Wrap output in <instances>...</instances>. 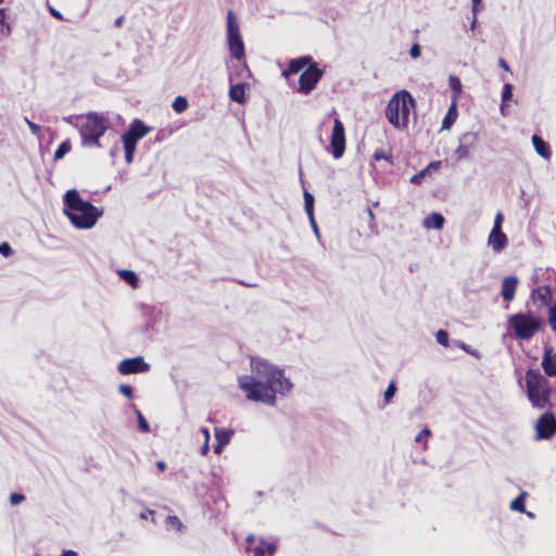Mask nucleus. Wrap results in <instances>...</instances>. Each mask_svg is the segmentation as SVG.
<instances>
[{
	"mask_svg": "<svg viewBox=\"0 0 556 556\" xmlns=\"http://www.w3.org/2000/svg\"><path fill=\"white\" fill-rule=\"evenodd\" d=\"M238 386L248 400L273 406L276 395L285 394L292 384L281 369L262 358L252 357L251 375L239 376Z\"/></svg>",
	"mask_w": 556,
	"mask_h": 556,
	"instance_id": "nucleus-1",
	"label": "nucleus"
},
{
	"mask_svg": "<svg viewBox=\"0 0 556 556\" xmlns=\"http://www.w3.org/2000/svg\"><path fill=\"white\" fill-rule=\"evenodd\" d=\"M63 202V212L75 228L90 229L102 215V211H99L89 201L81 199L76 189L67 190Z\"/></svg>",
	"mask_w": 556,
	"mask_h": 556,
	"instance_id": "nucleus-2",
	"label": "nucleus"
},
{
	"mask_svg": "<svg viewBox=\"0 0 556 556\" xmlns=\"http://www.w3.org/2000/svg\"><path fill=\"white\" fill-rule=\"evenodd\" d=\"M281 74L288 85L298 92L308 94L313 90V58L311 55L291 59L288 67L282 70Z\"/></svg>",
	"mask_w": 556,
	"mask_h": 556,
	"instance_id": "nucleus-3",
	"label": "nucleus"
},
{
	"mask_svg": "<svg viewBox=\"0 0 556 556\" xmlns=\"http://www.w3.org/2000/svg\"><path fill=\"white\" fill-rule=\"evenodd\" d=\"M77 118L81 121L75 125L80 135L81 146L85 148H101L100 139L111 127L109 118L97 112L78 115Z\"/></svg>",
	"mask_w": 556,
	"mask_h": 556,
	"instance_id": "nucleus-4",
	"label": "nucleus"
},
{
	"mask_svg": "<svg viewBox=\"0 0 556 556\" xmlns=\"http://www.w3.org/2000/svg\"><path fill=\"white\" fill-rule=\"evenodd\" d=\"M527 396L533 407L543 409L551 404V388L547 379L539 369L529 368L526 371Z\"/></svg>",
	"mask_w": 556,
	"mask_h": 556,
	"instance_id": "nucleus-5",
	"label": "nucleus"
},
{
	"mask_svg": "<svg viewBox=\"0 0 556 556\" xmlns=\"http://www.w3.org/2000/svg\"><path fill=\"white\" fill-rule=\"evenodd\" d=\"M507 324L515 338L529 341L544 327L545 320L532 312H519L510 315Z\"/></svg>",
	"mask_w": 556,
	"mask_h": 556,
	"instance_id": "nucleus-6",
	"label": "nucleus"
},
{
	"mask_svg": "<svg viewBox=\"0 0 556 556\" xmlns=\"http://www.w3.org/2000/svg\"><path fill=\"white\" fill-rule=\"evenodd\" d=\"M227 45L231 56L238 61L244 59V43L239 23L231 10L227 13Z\"/></svg>",
	"mask_w": 556,
	"mask_h": 556,
	"instance_id": "nucleus-7",
	"label": "nucleus"
},
{
	"mask_svg": "<svg viewBox=\"0 0 556 556\" xmlns=\"http://www.w3.org/2000/svg\"><path fill=\"white\" fill-rule=\"evenodd\" d=\"M346 140H345V128L343 123L336 118L330 136L328 152L331 153L333 159L338 160L343 156L345 152Z\"/></svg>",
	"mask_w": 556,
	"mask_h": 556,
	"instance_id": "nucleus-8",
	"label": "nucleus"
},
{
	"mask_svg": "<svg viewBox=\"0 0 556 556\" xmlns=\"http://www.w3.org/2000/svg\"><path fill=\"white\" fill-rule=\"evenodd\" d=\"M535 439L549 440L556 434V416L554 413L544 412L535 422Z\"/></svg>",
	"mask_w": 556,
	"mask_h": 556,
	"instance_id": "nucleus-9",
	"label": "nucleus"
},
{
	"mask_svg": "<svg viewBox=\"0 0 556 556\" xmlns=\"http://www.w3.org/2000/svg\"><path fill=\"white\" fill-rule=\"evenodd\" d=\"M403 97H406V93H403V90L396 91L391 99L389 100L384 115L388 122L396 129L401 128V100Z\"/></svg>",
	"mask_w": 556,
	"mask_h": 556,
	"instance_id": "nucleus-10",
	"label": "nucleus"
},
{
	"mask_svg": "<svg viewBox=\"0 0 556 556\" xmlns=\"http://www.w3.org/2000/svg\"><path fill=\"white\" fill-rule=\"evenodd\" d=\"M455 155L457 161L467 160L470 157V153L478 144L479 135L475 131H467L463 134L459 139Z\"/></svg>",
	"mask_w": 556,
	"mask_h": 556,
	"instance_id": "nucleus-11",
	"label": "nucleus"
},
{
	"mask_svg": "<svg viewBox=\"0 0 556 556\" xmlns=\"http://www.w3.org/2000/svg\"><path fill=\"white\" fill-rule=\"evenodd\" d=\"M117 369L122 375L141 374L147 372L150 369V365L142 356H136L123 359L118 364Z\"/></svg>",
	"mask_w": 556,
	"mask_h": 556,
	"instance_id": "nucleus-12",
	"label": "nucleus"
},
{
	"mask_svg": "<svg viewBox=\"0 0 556 556\" xmlns=\"http://www.w3.org/2000/svg\"><path fill=\"white\" fill-rule=\"evenodd\" d=\"M403 93H406V97H403L401 100V130H404L408 127L410 111L415 110L417 105L416 100L408 90L403 89Z\"/></svg>",
	"mask_w": 556,
	"mask_h": 556,
	"instance_id": "nucleus-13",
	"label": "nucleus"
},
{
	"mask_svg": "<svg viewBox=\"0 0 556 556\" xmlns=\"http://www.w3.org/2000/svg\"><path fill=\"white\" fill-rule=\"evenodd\" d=\"M151 131V127L147 126L141 119L135 118L130 124L128 129L122 135L125 138L132 139V141L138 142V140L142 139Z\"/></svg>",
	"mask_w": 556,
	"mask_h": 556,
	"instance_id": "nucleus-14",
	"label": "nucleus"
},
{
	"mask_svg": "<svg viewBox=\"0 0 556 556\" xmlns=\"http://www.w3.org/2000/svg\"><path fill=\"white\" fill-rule=\"evenodd\" d=\"M541 365L546 376L556 377V353L552 346L544 349Z\"/></svg>",
	"mask_w": 556,
	"mask_h": 556,
	"instance_id": "nucleus-15",
	"label": "nucleus"
},
{
	"mask_svg": "<svg viewBox=\"0 0 556 556\" xmlns=\"http://www.w3.org/2000/svg\"><path fill=\"white\" fill-rule=\"evenodd\" d=\"M518 281V277L516 276H507L503 279L501 295L504 301L510 302L514 300Z\"/></svg>",
	"mask_w": 556,
	"mask_h": 556,
	"instance_id": "nucleus-16",
	"label": "nucleus"
},
{
	"mask_svg": "<svg viewBox=\"0 0 556 556\" xmlns=\"http://www.w3.org/2000/svg\"><path fill=\"white\" fill-rule=\"evenodd\" d=\"M508 239L503 230H491L488 237V243L492 247L493 251L498 253L507 245Z\"/></svg>",
	"mask_w": 556,
	"mask_h": 556,
	"instance_id": "nucleus-17",
	"label": "nucleus"
},
{
	"mask_svg": "<svg viewBox=\"0 0 556 556\" xmlns=\"http://www.w3.org/2000/svg\"><path fill=\"white\" fill-rule=\"evenodd\" d=\"M441 161H432L430 162L424 169L418 172L417 174L413 175L409 179L410 184L413 185H420L424 180V178L427 175H430L432 172H437L441 167Z\"/></svg>",
	"mask_w": 556,
	"mask_h": 556,
	"instance_id": "nucleus-18",
	"label": "nucleus"
},
{
	"mask_svg": "<svg viewBox=\"0 0 556 556\" xmlns=\"http://www.w3.org/2000/svg\"><path fill=\"white\" fill-rule=\"evenodd\" d=\"M535 152L545 160L552 155L551 147L541 136L533 135L531 138Z\"/></svg>",
	"mask_w": 556,
	"mask_h": 556,
	"instance_id": "nucleus-19",
	"label": "nucleus"
},
{
	"mask_svg": "<svg viewBox=\"0 0 556 556\" xmlns=\"http://www.w3.org/2000/svg\"><path fill=\"white\" fill-rule=\"evenodd\" d=\"M531 298L533 301H541L542 305H548L552 301V289L549 286H540L538 288L532 289Z\"/></svg>",
	"mask_w": 556,
	"mask_h": 556,
	"instance_id": "nucleus-20",
	"label": "nucleus"
},
{
	"mask_svg": "<svg viewBox=\"0 0 556 556\" xmlns=\"http://www.w3.org/2000/svg\"><path fill=\"white\" fill-rule=\"evenodd\" d=\"M445 218L441 213L432 212L424 218L422 225L427 229L440 230L443 228Z\"/></svg>",
	"mask_w": 556,
	"mask_h": 556,
	"instance_id": "nucleus-21",
	"label": "nucleus"
},
{
	"mask_svg": "<svg viewBox=\"0 0 556 556\" xmlns=\"http://www.w3.org/2000/svg\"><path fill=\"white\" fill-rule=\"evenodd\" d=\"M457 116H458L457 104H456V100L453 99L445 116L443 117L441 129L442 130L450 129L453 126V124L456 122Z\"/></svg>",
	"mask_w": 556,
	"mask_h": 556,
	"instance_id": "nucleus-22",
	"label": "nucleus"
},
{
	"mask_svg": "<svg viewBox=\"0 0 556 556\" xmlns=\"http://www.w3.org/2000/svg\"><path fill=\"white\" fill-rule=\"evenodd\" d=\"M245 87L247 84L239 83L231 85L229 89V98L237 103H243L245 101Z\"/></svg>",
	"mask_w": 556,
	"mask_h": 556,
	"instance_id": "nucleus-23",
	"label": "nucleus"
},
{
	"mask_svg": "<svg viewBox=\"0 0 556 556\" xmlns=\"http://www.w3.org/2000/svg\"><path fill=\"white\" fill-rule=\"evenodd\" d=\"M122 142L125 151V161L130 164L134 161V155L136 152L137 142L132 141V139H128L122 136Z\"/></svg>",
	"mask_w": 556,
	"mask_h": 556,
	"instance_id": "nucleus-24",
	"label": "nucleus"
},
{
	"mask_svg": "<svg viewBox=\"0 0 556 556\" xmlns=\"http://www.w3.org/2000/svg\"><path fill=\"white\" fill-rule=\"evenodd\" d=\"M304 189V207L311 226L313 227V194L303 186Z\"/></svg>",
	"mask_w": 556,
	"mask_h": 556,
	"instance_id": "nucleus-25",
	"label": "nucleus"
},
{
	"mask_svg": "<svg viewBox=\"0 0 556 556\" xmlns=\"http://www.w3.org/2000/svg\"><path fill=\"white\" fill-rule=\"evenodd\" d=\"M526 497L527 492H521L517 497L510 502V509L519 513H526Z\"/></svg>",
	"mask_w": 556,
	"mask_h": 556,
	"instance_id": "nucleus-26",
	"label": "nucleus"
},
{
	"mask_svg": "<svg viewBox=\"0 0 556 556\" xmlns=\"http://www.w3.org/2000/svg\"><path fill=\"white\" fill-rule=\"evenodd\" d=\"M118 274L119 277L130 287L136 288L138 286L139 279L134 270L123 269Z\"/></svg>",
	"mask_w": 556,
	"mask_h": 556,
	"instance_id": "nucleus-27",
	"label": "nucleus"
},
{
	"mask_svg": "<svg viewBox=\"0 0 556 556\" xmlns=\"http://www.w3.org/2000/svg\"><path fill=\"white\" fill-rule=\"evenodd\" d=\"M513 90H514V86L510 83L504 84L503 89H502V104H501L502 114H505L504 108H505L506 103H508L513 99Z\"/></svg>",
	"mask_w": 556,
	"mask_h": 556,
	"instance_id": "nucleus-28",
	"label": "nucleus"
},
{
	"mask_svg": "<svg viewBox=\"0 0 556 556\" xmlns=\"http://www.w3.org/2000/svg\"><path fill=\"white\" fill-rule=\"evenodd\" d=\"M233 434L232 430L225 429V428H216L215 429V439L217 442L222 444H228L230 442V439Z\"/></svg>",
	"mask_w": 556,
	"mask_h": 556,
	"instance_id": "nucleus-29",
	"label": "nucleus"
},
{
	"mask_svg": "<svg viewBox=\"0 0 556 556\" xmlns=\"http://www.w3.org/2000/svg\"><path fill=\"white\" fill-rule=\"evenodd\" d=\"M72 149V143L70 139L64 140L61 142V144L58 147V149L54 152L53 160L59 161L63 159Z\"/></svg>",
	"mask_w": 556,
	"mask_h": 556,
	"instance_id": "nucleus-30",
	"label": "nucleus"
},
{
	"mask_svg": "<svg viewBox=\"0 0 556 556\" xmlns=\"http://www.w3.org/2000/svg\"><path fill=\"white\" fill-rule=\"evenodd\" d=\"M448 87L454 93V99L456 100V98L460 94L463 88L459 77L451 75L448 77Z\"/></svg>",
	"mask_w": 556,
	"mask_h": 556,
	"instance_id": "nucleus-31",
	"label": "nucleus"
},
{
	"mask_svg": "<svg viewBox=\"0 0 556 556\" xmlns=\"http://www.w3.org/2000/svg\"><path fill=\"white\" fill-rule=\"evenodd\" d=\"M396 391H397L396 382L394 380H391L383 393L384 405H388L389 403H391Z\"/></svg>",
	"mask_w": 556,
	"mask_h": 556,
	"instance_id": "nucleus-32",
	"label": "nucleus"
},
{
	"mask_svg": "<svg viewBox=\"0 0 556 556\" xmlns=\"http://www.w3.org/2000/svg\"><path fill=\"white\" fill-rule=\"evenodd\" d=\"M188 100L187 98L182 97V96H178L174 101H173V104H172V108L173 110L180 114V113H184L187 109H188Z\"/></svg>",
	"mask_w": 556,
	"mask_h": 556,
	"instance_id": "nucleus-33",
	"label": "nucleus"
},
{
	"mask_svg": "<svg viewBox=\"0 0 556 556\" xmlns=\"http://www.w3.org/2000/svg\"><path fill=\"white\" fill-rule=\"evenodd\" d=\"M135 414L138 420V428L141 432L147 433L150 431V426L143 414L139 409H135Z\"/></svg>",
	"mask_w": 556,
	"mask_h": 556,
	"instance_id": "nucleus-34",
	"label": "nucleus"
},
{
	"mask_svg": "<svg viewBox=\"0 0 556 556\" xmlns=\"http://www.w3.org/2000/svg\"><path fill=\"white\" fill-rule=\"evenodd\" d=\"M547 323L551 329L556 332V301L553 302L548 307Z\"/></svg>",
	"mask_w": 556,
	"mask_h": 556,
	"instance_id": "nucleus-35",
	"label": "nucleus"
},
{
	"mask_svg": "<svg viewBox=\"0 0 556 556\" xmlns=\"http://www.w3.org/2000/svg\"><path fill=\"white\" fill-rule=\"evenodd\" d=\"M435 339H437V342L442 345V346H445L447 348L448 344H450V334L446 330L444 329H440L435 332Z\"/></svg>",
	"mask_w": 556,
	"mask_h": 556,
	"instance_id": "nucleus-36",
	"label": "nucleus"
},
{
	"mask_svg": "<svg viewBox=\"0 0 556 556\" xmlns=\"http://www.w3.org/2000/svg\"><path fill=\"white\" fill-rule=\"evenodd\" d=\"M166 526L168 528H175L177 531H181L185 526L177 516H168L166 518Z\"/></svg>",
	"mask_w": 556,
	"mask_h": 556,
	"instance_id": "nucleus-37",
	"label": "nucleus"
},
{
	"mask_svg": "<svg viewBox=\"0 0 556 556\" xmlns=\"http://www.w3.org/2000/svg\"><path fill=\"white\" fill-rule=\"evenodd\" d=\"M455 345H457L458 348H460L463 351H465L466 353L477 357V358H480L481 357V354L478 350H475L472 349L470 345L462 342V341H455Z\"/></svg>",
	"mask_w": 556,
	"mask_h": 556,
	"instance_id": "nucleus-38",
	"label": "nucleus"
},
{
	"mask_svg": "<svg viewBox=\"0 0 556 556\" xmlns=\"http://www.w3.org/2000/svg\"><path fill=\"white\" fill-rule=\"evenodd\" d=\"M265 545L266 541L260 540V542L251 549V552H253V556H265Z\"/></svg>",
	"mask_w": 556,
	"mask_h": 556,
	"instance_id": "nucleus-39",
	"label": "nucleus"
},
{
	"mask_svg": "<svg viewBox=\"0 0 556 556\" xmlns=\"http://www.w3.org/2000/svg\"><path fill=\"white\" fill-rule=\"evenodd\" d=\"M24 121L28 125L30 132L34 136H36L37 138H40L41 127L39 125L35 124L34 122H31L30 119H28L27 117H24Z\"/></svg>",
	"mask_w": 556,
	"mask_h": 556,
	"instance_id": "nucleus-40",
	"label": "nucleus"
},
{
	"mask_svg": "<svg viewBox=\"0 0 556 556\" xmlns=\"http://www.w3.org/2000/svg\"><path fill=\"white\" fill-rule=\"evenodd\" d=\"M118 391L129 400L134 396L132 388L128 384H119Z\"/></svg>",
	"mask_w": 556,
	"mask_h": 556,
	"instance_id": "nucleus-41",
	"label": "nucleus"
},
{
	"mask_svg": "<svg viewBox=\"0 0 556 556\" xmlns=\"http://www.w3.org/2000/svg\"><path fill=\"white\" fill-rule=\"evenodd\" d=\"M421 54V47L419 46V43L415 42L412 45L410 49H409V55L412 59H417L419 58Z\"/></svg>",
	"mask_w": 556,
	"mask_h": 556,
	"instance_id": "nucleus-42",
	"label": "nucleus"
},
{
	"mask_svg": "<svg viewBox=\"0 0 556 556\" xmlns=\"http://www.w3.org/2000/svg\"><path fill=\"white\" fill-rule=\"evenodd\" d=\"M24 501H25V495H23L22 493H12L10 495V503L12 505H18Z\"/></svg>",
	"mask_w": 556,
	"mask_h": 556,
	"instance_id": "nucleus-43",
	"label": "nucleus"
},
{
	"mask_svg": "<svg viewBox=\"0 0 556 556\" xmlns=\"http://www.w3.org/2000/svg\"><path fill=\"white\" fill-rule=\"evenodd\" d=\"M12 253H13V250L8 242L0 243V254L8 257V256L12 255Z\"/></svg>",
	"mask_w": 556,
	"mask_h": 556,
	"instance_id": "nucleus-44",
	"label": "nucleus"
},
{
	"mask_svg": "<svg viewBox=\"0 0 556 556\" xmlns=\"http://www.w3.org/2000/svg\"><path fill=\"white\" fill-rule=\"evenodd\" d=\"M503 220H504V216H503V214L501 212H498L495 215L494 225H493V228L491 230H502Z\"/></svg>",
	"mask_w": 556,
	"mask_h": 556,
	"instance_id": "nucleus-45",
	"label": "nucleus"
},
{
	"mask_svg": "<svg viewBox=\"0 0 556 556\" xmlns=\"http://www.w3.org/2000/svg\"><path fill=\"white\" fill-rule=\"evenodd\" d=\"M374 159L376 161H379V160H387L391 163V161L389 160V156L384 153V151L382 150H377L375 153H374Z\"/></svg>",
	"mask_w": 556,
	"mask_h": 556,
	"instance_id": "nucleus-46",
	"label": "nucleus"
},
{
	"mask_svg": "<svg viewBox=\"0 0 556 556\" xmlns=\"http://www.w3.org/2000/svg\"><path fill=\"white\" fill-rule=\"evenodd\" d=\"M323 75L324 71L320 67H318L317 63L315 62V86L323 78Z\"/></svg>",
	"mask_w": 556,
	"mask_h": 556,
	"instance_id": "nucleus-47",
	"label": "nucleus"
},
{
	"mask_svg": "<svg viewBox=\"0 0 556 556\" xmlns=\"http://www.w3.org/2000/svg\"><path fill=\"white\" fill-rule=\"evenodd\" d=\"M265 554L267 553L269 556L274 555V553L276 552L277 549V546L275 543H268L266 542V545H265Z\"/></svg>",
	"mask_w": 556,
	"mask_h": 556,
	"instance_id": "nucleus-48",
	"label": "nucleus"
},
{
	"mask_svg": "<svg viewBox=\"0 0 556 556\" xmlns=\"http://www.w3.org/2000/svg\"><path fill=\"white\" fill-rule=\"evenodd\" d=\"M430 435V430L425 427L418 434L417 437L415 438V441L416 442H419L424 437H429Z\"/></svg>",
	"mask_w": 556,
	"mask_h": 556,
	"instance_id": "nucleus-49",
	"label": "nucleus"
},
{
	"mask_svg": "<svg viewBox=\"0 0 556 556\" xmlns=\"http://www.w3.org/2000/svg\"><path fill=\"white\" fill-rule=\"evenodd\" d=\"M49 12L53 17H55L58 20H63L62 13L60 11H58L56 9H54L53 7H49Z\"/></svg>",
	"mask_w": 556,
	"mask_h": 556,
	"instance_id": "nucleus-50",
	"label": "nucleus"
},
{
	"mask_svg": "<svg viewBox=\"0 0 556 556\" xmlns=\"http://www.w3.org/2000/svg\"><path fill=\"white\" fill-rule=\"evenodd\" d=\"M471 2H472V13L477 14L478 11L480 10L482 0H471Z\"/></svg>",
	"mask_w": 556,
	"mask_h": 556,
	"instance_id": "nucleus-51",
	"label": "nucleus"
},
{
	"mask_svg": "<svg viewBox=\"0 0 556 556\" xmlns=\"http://www.w3.org/2000/svg\"><path fill=\"white\" fill-rule=\"evenodd\" d=\"M498 65L506 72L510 71L508 63L503 58L498 59Z\"/></svg>",
	"mask_w": 556,
	"mask_h": 556,
	"instance_id": "nucleus-52",
	"label": "nucleus"
},
{
	"mask_svg": "<svg viewBox=\"0 0 556 556\" xmlns=\"http://www.w3.org/2000/svg\"><path fill=\"white\" fill-rule=\"evenodd\" d=\"M247 543H248V549L251 551L253 548V546H254V543H255L254 535H252V534L248 535Z\"/></svg>",
	"mask_w": 556,
	"mask_h": 556,
	"instance_id": "nucleus-53",
	"label": "nucleus"
},
{
	"mask_svg": "<svg viewBox=\"0 0 556 556\" xmlns=\"http://www.w3.org/2000/svg\"><path fill=\"white\" fill-rule=\"evenodd\" d=\"M1 33L5 35L11 33V27L8 23L4 22V25H1Z\"/></svg>",
	"mask_w": 556,
	"mask_h": 556,
	"instance_id": "nucleus-54",
	"label": "nucleus"
},
{
	"mask_svg": "<svg viewBox=\"0 0 556 556\" xmlns=\"http://www.w3.org/2000/svg\"><path fill=\"white\" fill-rule=\"evenodd\" d=\"M225 445L226 444H222V443L217 442L214 445V453L219 454L223 451V448L225 447Z\"/></svg>",
	"mask_w": 556,
	"mask_h": 556,
	"instance_id": "nucleus-55",
	"label": "nucleus"
},
{
	"mask_svg": "<svg viewBox=\"0 0 556 556\" xmlns=\"http://www.w3.org/2000/svg\"><path fill=\"white\" fill-rule=\"evenodd\" d=\"M156 468L160 471H164L166 469V463L164 460H157L156 462Z\"/></svg>",
	"mask_w": 556,
	"mask_h": 556,
	"instance_id": "nucleus-56",
	"label": "nucleus"
},
{
	"mask_svg": "<svg viewBox=\"0 0 556 556\" xmlns=\"http://www.w3.org/2000/svg\"><path fill=\"white\" fill-rule=\"evenodd\" d=\"M78 116L70 115L64 117V121L73 126H75L77 123H74L73 119H78Z\"/></svg>",
	"mask_w": 556,
	"mask_h": 556,
	"instance_id": "nucleus-57",
	"label": "nucleus"
},
{
	"mask_svg": "<svg viewBox=\"0 0 556 556\" xmlns=\"http://www.w3.org/2000/svg\"><path fill=\"white\" fill-rule=\"evenodd\" d=\"M210 450L208 441H205L204 444L201 447V454L206 455Z\"/></svg>",
	"mask_w": 556,
	"mask_h": 556,
	"instance_id": "nucleus-58",
	"label": "nucleus"
},
{
	"mask_svg": "<svg viewBox=\"0 0 556 556\" xmlns=\"http://www.w3.org/2000/svg\"><path fill=\"white\" fill-rule=\"evenodd\" d=\"M149 515H154V510L152 509H147L146 511L141 513L140 514V518L142 519H147Z\"/></svg>",
	"mask_w": 556,
	"mask_h": 556,
	"instance_id": "nucleus-59",
	"label": "nucleus"
},
{
	"mask_svg": "<svg viewBox=\"0 0 556 556\" xmlns=\"http://www.w3.org/2000/svg\"><path fill=\"white\" fill-rule=\"evenodd\" d=\"M123 23H124V16L122 15V16H118V17L115 20L114 25H115L116 27H122Z\"/></svg>",
	"mask_w": 556,
	"mask_h": 556,
	"instance_id": "nucleus-60",
	"label": "nucleus"
},
{
	"mask_svg": "<svg viewBox=\"0 0 556 556\" xmlns=\"http://www.w3.org/2000/svg\"><path fill=\"white\" fill-rule=\"evenodd\" d=\"M5 22V11L4 9H0V25H4Z\"/></svg>",
	"mask_w": 556,
	"mask_h": 556,
	"instance_id": "nucleus-61",
	"label": "nucleus"
},
{
	"mask_svg": "<svg viewBox=\"0 0 556 556\" xmlns=\"http://www.w3.org/2000/svg\"><path fill=\"white\" fill-rule=\"evenodd\" d=\"M201 432H202V434H203V437H204L205 441H208V440H210V431H208V429H206V428H202V429H201Z\"/></svg>",
	"mask_w": 556,
	"mask_h": 556,
	"instance_id": "nucleus-62",
	"label": "nucleus"
},
{
	"mask_svg": "<svg viewBox=\"0 0 556 556\" xmlns=\"http://www.w3.org/2000/svg\"><path fill=\"white\" fill-rule=\"evenodd\" d=\"M366 212H367V215L370 218V220H374L375 219V214H374L371 207H367Z\"/></svg>",
	"mask_w": 556,
	"mask_h": 556,
	"instance_id": "nucleus-63",
	"label": "nucleus"
},
{
	"mask_svg": "<svg viewBox=\"0 0 556 556\" xmlns=\"http://www.w3.org/2000/svg\"><path fill=\"white\" fill-rule=\"evenodd\" d=\"M238 283H240L242 286H245V287H255L256 286L255 283H249V282L243 281V280H238Z\"/></svg>",
	"mask_w": 556,
	"mask_h": 556,
	"instance_id": "nucleus-64",
	"label": "nucleus"
}]
</instances>
